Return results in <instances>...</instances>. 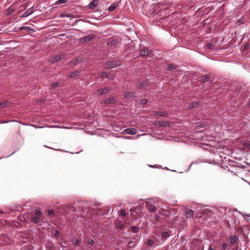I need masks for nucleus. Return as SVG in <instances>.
Here are the masks:
<instances>
[{
  "instance_id": "nucleus-1",
  "label": "nucleus",
  "mask_w": 250,
  "mask_h": 250,
  "mask_svg": "<svg viewBox=\"0 0 250 250\" xmlns=\"http://www.w3.org/2000/svg\"><path fill=\"white\" fill-rule=\"evenodd\" d=\"M121 62L120 60H117L104 63L103 64V67L105 69H110L115 67L119 66L121 65Z\"/></svg>"
},
{
  "instance_id": "nucleus-2",
  "label": "nucleus",
  "mask_w": 250,
  "mask_h": 250,
  "mask_svg": "<svg viewBox=\"0 0 250 250\" xmlns=\"http://www.w3.org/2000/svg\"><path fill=\"white\" fill-rule=\"evenodd\" d=\"M41 211L40 210H36L35 215L32 216L31 221L34 223H39L41 221Z\"/></svg>"
},
{
  "instance_id": "nucleus-3",
  "label": "nucleus",
  "mask_w": 250,
  "mask_h": 250,
  "mask_svg": "<svg viewBox=\"0 0 250 250\" xmlns=\"http://www.w3.org/2000/svg\"><path fill=\"white\" fill-rule=\"evenodd\" d=\"M63 58H64L63 54L53 55L50 58V59H49V62L50 63L57 62L58 61L62 60Z\"/></svg>"
},
{
  "instance_id": "nucleus-4",
  "label": "nucleus",
  "mask_w": 250,
  "mask_h": 250,
  "mask_svg": "<svg viewBox=\"0 0 250 250\" xmlns=\"http://www.w3.org/2000/svg\"><path fill=\"white\" fill-rule=\"evenodd\" d=\"M117 101V100L114 96H111L105 98L103 101V103L105 104H111L115 103Z\"/></svg>"
},
{
  "instance_id": "nucleus-5",
  "label": "nucleus",
  "mask_w": 250,
  "mask_h": 250,
  "mask_svg": "<svg viewBox=\"0 0 250 250\" xmlns=\"http://www.w3.org/2000/svg\"><path fill=\"white\" fill-rule=\"evenodd\" d=\"M152 53L151 50H149L147 48H145L140 50V55L142 57L150 56Z\"/></svg>"
},
{
  "instance_id": "nucleus-6",
  "label": "nucleus",
  "mask_w": 250,
  "mask_h": 250,
  "mask_svg": "<svg viewBox=\"0 0 250 250\" xmlns=\"http://www.w3.org/2000/svg\"><path fill=\"white\" fill-rule=\"evenodd\" d=\"M98 76L99 78H107L109 79H112L114 77V76L112 73H106L105 72L99 73L98 74Z\"/></svg>"
},
{
  "instance_id": "nucleus-7",
  "label": "nucleus",
  "mask_w": 250,
  "mask_h": 250,
  "mask_svg": "<svg viewBox=\"0 0 250 250\" xmlns=\"http://www.w3.org/2000/svg\"><path fill=\"white\" fill-rule=\"evenodd\" d=\"M230 248L234 246L238 247L237 244L238 242V238L235 235L231 236L229 238Z\"/></svg>"
},
{
  "instance_id": "nucleus-8",
  "label": "nucleus",
  "mask_w": 250,
  "mask_h": 250,
  "mask_svg": "<svg viewBox=\"0 0 250 250\" xmlns=\"http://www.w3.org/2000/svg\"><path fill=\"white\" fill-rule=\"evenodd\" d=\"M110 91V88L109 87H104L102 89H99L96 91V94L101 95H104L108 93Z\"/></svg>"
},
{
  "instance_id": "nucleus-9",
  "label": "nucleus",
  "mask_w": 250,
  "mask_h": 250,
  "mask_svg": "<svg viewBox=\"0 0 250 250\" xmlns=\"http://www.w3.org/2000/svg\"><path fill=\"white\" fill-rule=\"evenodd\" d=\"M137 133V131L135 128H129L126 129H125L123 131V133L124 134H130V135H135Z\"/></svg>"
},
{
  "instance_id": "nucleus-10",
  "label": "nucleus",
  "mask_w": 250,
  "mask_h": 250,
  "mask_svg": "<svg viewBox=\"0 0 250 250\" xmlns=\"http://www.w3.org/2000/svg\"><path fill=\"white\" fill-rule=\"evenodd\" d=\"M99 0H93L88 5L90 9H94L98 5Z\"/></svg>"
},
{
  "instance_id": "nucleus-11",
  "label": "nucleus",
  "mask_w": 250,
  "mask_h": 250,
  "mask_svg": "<svg viewBox=\"0 0 250 250\" xmlns=\"http://www.w3.org/2000/svg\"><path fill=\"white\" fill-rule=\"evenodd\" d=\"M186 214L187 217L192 218L194 215V210L190 209H186Z\"/></svg>"
},
{
  "instance_id": "nucleus-12",
  "label": "nucleus",
  "mask_w": 250,
  "mask_h": 250,
  "mask_svg": "<svg viewBox=\"0 0 250 250\" xmlns=\"http://www.w3.org/2000/svg\"><path fill=\"white\" fill-rule=\"evenodd\" d=\"M34 12V9L32 7L29 8L27 9L25 12H24L22 14V17H27L31 14Z\"/></svg>"
},
{
  "instance_id": "nucleus-13",
  "label": "nucleus",
  "mask_w": 250,
  "mask_h": 250,
  "mask_svg": "<svg viewBox=\"0 0 250 250\" xmlns=\"http://www.w3.org/2000/svg\"><path fill=\"white\" fill-rule=\"evenodd\" d=\"M80 71H75L68 74V77L71 78H76L80 75Z\"/></svg>"
},
{
  "instance_id": "nucleus-14",
  "label": "nucleus",
  "mask_w": 250,
  "mask_h": 250,
  "mask_svg": "<svg viewBox=\"0 0 250 250\" xmlns=\"http://www.w3.org/2000/svg\"><path fill=\"white\" fill-rule=\"evenodd\" d=\"M221 248L222 250H230V247L229 245V246L228 244H227L226 243L223 242L221 244ZM231 250H237V249L235 250H234V249H232Z\"/></svg>"
},
{
  "instance_id": "nucleus-15",
  "label": "nucleus",
  "mask_w": 250,
  "mask_h": 250,
  "mask_svg": "<svg viewBox=\"0 0 250 250\" xmlns=\"http://www.w3.org/2000/svg\"><path fill=\"white\" fill-rule=\"evenodd\" d=\"M119 3L118 2H115L113 3L112 5H111L108 8V10L110 12L114 11L116 7H117L119 6Z\"/></svg>"
},
{
  "instance_id": "nucleus-16",
  "label": "nucleus",
  "mask_w": 250,
  "mask_h": 250,
  "mask_svg": "<svg viewBox=\"0 0 250 250\" xmlns=\"http://www.w3.org/2000/svg\"><path fill=\"white\" fill-rule=\"evenodd\" d=\"M94 38V36L92 35H88L83 37L82 40H83L84 42H89L92 39Z\"/></svg>"
},
{
  "instance_id": "nucleus-17",
  "label": "nucleus",
  "mask_w": 250,
  "mask_h": 250,
  "mask_svg": "<svg viewBox=\"0 0 250 250\" xmlns=\"http://www.w3.org/2000/svg\"><path fill=\"white\" fill-rule=\"evenodd\" d=\"M124 96L125 98H134L135 94L134 93H132L130 92H126L124 94Z\"/></svg>"
},
{
  "instance_id": "nucleus-18",
  "label": "nucleus",
  "mask_w": 250,
  "mask_h": 250,
  "mask_svg": "<svg viewBox=\"0 0 250 250\" xmlns=\"http://www.w3.org/2000/svg\"><path fill=\"white\" fill-rule=\"evenodd\" d=\"M147 86V83L145 81L139 83V84H138V88H141V89L145 88Z\"/></svg>"
},
{
  "instance_id": "nucleus-19",
  "label": "nucleus",
  "mask_w": 250,
  "mask_h": 250,
  "mask_svg": "<svg viewBox=\"0 0 250 250\" xmlns=\"http://www.w3.org/2000/svg\"><path fill=\"white\" fill-rule=\"evenodd\" d=\"M148 209L151 212H155L157 208L155 206L150 205L148 206Z\"/></svg>"
},
{
  "instance_id": "nucleus-20",
  "label": "nucleus",
  "mask_w": 250,
  "mask_h": 250,
  "mask_svg": "<svg viewBox=\"0 0 250 250\" xmlns=\"http://www.w3.org/2000/svg\"><path fill=\"white\" fill-rule=\"evenodd\" d=\"M167 113L162 111H157L155 112L154 115L157 116H166L167 115Z\"/></svg>"
},
{
  "instance_id": "nucleus-21",
  "label": "nucleus",
  "mask_w": 250,
  "mask_h": 250,
  "mask_svg": "<svg viewBox=\"0 0 250 250\" xmlns=\"http://www.w3.org/2000/svg\"><path fill=\"white\" fill-rule=\"evenodd\" d=\"M177 69V66L173 64H170L167 66V69L169 71L175 70Z\"/></svg>"
},
{
  "instance_id": "nucleus-22",
  "label": "nucleus",
  "mask_w": 250,
  "mask_h": 250,
  "mask_svg": "<svg viewBox=\"0 0 250 250\" xmlns=\"http://www.w3.org/2000/svg\"><path fill=\"white\" fill-rule=\"evenodd\" d=\"M159 125L160 126H162L163 127H166V126H168L169 125V123L168 122H167V121H163V122H159Z\"/></svg>"
},
{
  "instance_id": "nucleus-23",
  "label": "nucleus",
  "mask_w": 250,
  "mask_h": 250,
  "mask_svg": "<svg viewBox=\"0 0 250 250\" xmlns=\"http://www.w3.org/2000/svg\"><path fill=\"white\" fill-rule=\"evenodd\" d=\"M116 227L121 229H124L125 228V226L124 224L121 222H119L116 224Z\"/></svg>"
},
{
  "instance_id": "nucleus-24",
  "label": "nucleus",
  "mask_w": 250,
  "mask_h": 250,
  "mask_svg": "<svg viewBox=\"0 0 250 250\" xmlns=\"http://www.w3.org/2000/svg\"><path fill=\"white\" fill-rule=\"evenodd\" d=\"M198 103L197 102L192 103L189 104V105L188 106V109L193 108L197 106Z\"/></svg>"
},
{
  "instance_id": "nucleus-25",
  "label": "nucleus",
  "mask_w": 250,
  "mask_h": 250,
  "mask_svg": "<svg viewBox=\"0 0 250 250\" xmlns=\"http://www.w3.org/2000/svg\"><path fill=\"white\" fill-rule=\"evenodd\" d=\"M170 236V234L168 232L164 231L162 233V236L163 238H167Z\"/></svg>"
},
{
  "instance_id": "nucleus-26",
  "label": "nucleus",
  "mask_w": 250,
  "mask_h": 250,
  "mask_svg": "<svg viewBox=\"0 0 250 250\" xmlns=\"http://www.w3.org/2000/svg\"><path fill=\"white\" fill-rule=\"evenodd\" d=\"M8 102H5V101L2 102H0V107L3 108V107H5L6 106H7L8 105Z\"/></svg>"
},
{
  "instance_id": "nucleus-27",
  "label": "nucleus",
  "mask_w": 250,
  "mask_h": 250,
  "mask_svg": "<svg viewBox=\"0 0 250 250\" xmlns=\"http://www.w3.org/2000/svg\"><path fill=\"white\" fill-rule=\"evenodd\" d=\"M209 80V77L208 75H205L202 78V83L208 82Z\"/></svg>"
},
{
  "instance_id": "nucleus-28",
  "label": "nucleus",
  "mask_w": 250,
  "mask_h": 250,
  "mask_svg": "<svg viewBox=\"0 0 250 250\" xmlns=\"http://www.w3.org/2000/svg\"><path fill=\"white\" fill-rule=\"evenodd\" d=\"M131 229L133 232L136 233L138 232L139 229L137 227L134 226L131 227Z\"/></svg>"
},
{
  "instance_id": "nucleus-29",
  "label": "nucleus",
  "mask_w": 250,
  "mask_h": 250,
  "mask_svg": "<svg viewBox=\"0 0 250 250\" xmlns=\"http://www.w3.org/2000/svg\"><path fill=\"white\" fill-rule=\"evenodd\" d=\"M87 243L88 245L93 246L95 244V242L93 239H89L87 241Z\"/></svg>"
},
{
  "instance_id": "nucleus-30",
  "label": "nucleus",
  "mask_w": 250,
  "mask_h": 250,
  "mask_svg": "<svg viewBox=\"0 0 250 250\" xmlns=\"http://www.w3.org/2000/svg\"><path fill=\"white\" fill-rule=\"evenodd\" d=\"M67 0H59L56 2V3L58 4L65 3Z\"/></svg>"
},
{
  "instance_id": "nucleus-31",
  "label": "nucleus",
  "mask_w": 250,
  "mask_h": 250,
  "mask_svg": "<svg viewBox=\"0 0 250 250\" xmlns=\"http://www.w3.org/2000/svg\"><path fill=\"white\" fill-rule=\"evenodd\" d=\"M153 243V241L151 239H149L147 242V245L149 246H151Z\"/></svg>"
},
{
  "instance_id": "nucleus-32",
  "label": "nucleus",
  "mask_w": 250,
  "mask_h": 250,
  "mask_svg": "<svg viewBox=\"0 0 250 250\" xmlns=\"http://www.w3.org/2000/svg\"><path fill=\"white\" fill-rule=\"evenodd\" d=\"M73 244L74 245H78L79 243V239H74L72 241Z\"/></svg>"
},
{
  "instance_id": "nucleus-33",
  "label": "nucleus",
  "mask_w": 250,
  "mask_h": 250,
  "mask_svg": "<svg viewBox=\"0 0 250 250\" xmlns=\"http://www.w3.org/2000/svg\"><path fill=\"white\" fill-rule=\"evenodd\" d=\"M147 103V100H146L145 99H143L141 100V102H140L141 104H145Z\"/></svg>"
},
{
  "instance_id": "nucleus-34",
  "label": "nucleus",
  "mask_w": 250,
  "mask_h": 250,
  "mask_svg": "<svg viewBox=\"0 0 250 250\" xmlns=\"http://www.w3.org/2000/svg\"><path fill=\"white\" fill-rule=\"evenodd\" d=\"M58 85H59L58 83L55 82V83H52L51 86L53 88H55V87H57L58 86Z\"/></svg>"
},
{
  "instance_id": "nucleus-35",
  "label": "nucleus",
  "mask_w": 250,
  "mask_h": 250,
  "mask_svg": "<svg viewBox=\"0 0 250 250\" xmlns=\"http://www.w3.org/2000/svg\"><path fill=\"white\" fill-rule=\"evenodd\" d=\"M48 214L49 215H53L54 214V210L52 209L48 210Z\"/></svg>"
},
{
  "instance_id": "nucleus-36",
  "label": "nucleus",
  "mask_w": 250,
  "mask_h": 250,
  "mask_svg": "<svg viewBox=\"0 0 250 250\" xmlns=\"http://www.w3.org/2000/svg\"><path fill=\"white\" fill-rule=\"evenodd\" d=\"M60 17H70V16L68 14L66 15L65 13H62V14H61Z\"/></svg>"
},
{
  "instance_id": "nucleus-37",
  "label": "nucleus",
  "mask_w": 250,
  "mask_h": 250,
  "mask_svg": "<svg viewBox=\"0 0 250 250\" xmlns=\"http://www.w3.org/2000/svg\"><path fill=\"white\" fill-rule=\"evenodd\" d=\"M125 210H121V213H120V214L121 216L124 217L125 215Z\"/></svg>"
},
{
  "instance_id": "nucleus-38",
  "label": "nucleus",
  "mask_w": 250,
  "mask_h": 250,
  "mask_svg": "<svg viewBox=\"0 0 250 250\" xmlns=\"http://www.w3.org/2000/svg\"><path fill=\"white\" fill-rule=\"evenodd\" d=\"M54 235L56 237H58L59 235V232L58 230H56L54 233Z\"/></svg>"
},
{
  "instance_id": "nucleus-39",
  "label": "nucleus",
  "mask_w": 250,
  "mask_h": 250,
  "mask_svg": "<svg viewBox=\"0 0 250 250\" xmlns=\"http://www.w3.org/2000/svg\"><path fill=\"white\" fill-rule=\"evenodd\" d=\"M208 250H215V249H214V247H213L212 245H211L209 248H208Z\"/></svg>"
},
{
  "instance_id": "nucleus-40",
  "label": "nucleus",
  "mask_w": 250,
  "mask_h": 250,
  "mask_svg": "<svg viewBox=\"0 0 250 250\" xmlns=\"http://www.w3.org/2000/svg\"><path fill=\"white\" fill-rule=\"evenodd\" d=\"M150 167H155L156 166L149 165Z\"/></svg>"
},
{
  "instance_id": "nucleus-41",
  "label": "nucleus",
  "mask_w": 250,
  "mask_h": 250,
  "mask_svg": "<svg viewBox=\"0 0 250 250\" xmlns=\"http://www.w3.org/2000/svg\"><path fill=\"white\" fill-rule=\"evenodd\" d=\"M45 102L44 100H42L41 102L44 103Z\"/></svg>"
},
{
  "instance_id": "nucleus-42",
  "label": "nucleus",
  "mask_w": 250,
  "mask_h": 250,
  "mask_svg": "<svg viewBox=\"0 0 250 250\" xmlns=\"http://www.w3.org/2000/svg\"><path fill=\"white\" fill-rule=\"evenodd\" d=\"M140 136H141V135H137L136 137L138 138V137H140Z\"/></svg>"
},
{
  "instance_id": "nucleus-43",
  "label": "nucleus",
  "mask_w": 250,
  "mask_h": 250,
  "mask_svg": "<svg viewBox=\"0 0 250 250\" xmlns=\"http://www.w3.org/2000/svg\"><path fill=\"white\" fill-rule=\"evenodd\" d=\"M201 125V127H204V126L202 125Z\"/></svg>"
},
{
  "instance_id": "nucleus-44",
  "label": "nucleus",
  "mask_w": 250,
  "mask_h": 250,
  "mask_svg": "<svg viewBox=\"0 0 250 250\" xmlns=\"http://www.w3.org/2000/svg\"><path fill=\"white\" fill-rule=\"evenodd\" d=\"M249 105H250V101H249Z\"/></svg>"
}]
</instances>
